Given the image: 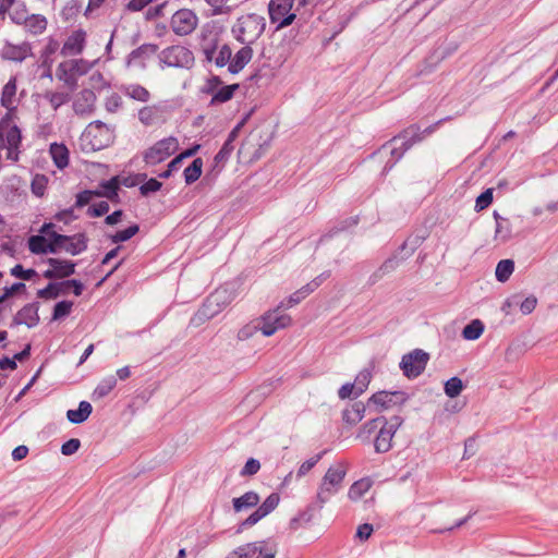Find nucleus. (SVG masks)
<instances>
[{
    "label": "nucleus",
    "mask_w": 558,
    "mask_h": 558,
    "mask_svg": "<svg viewBox=\"0 0 558 558\" xmlns=\"http://www.w3.org/2000/svg\"><path fill=\"white\" fill-rule=\"evenodd\" d=\"M117 385V378L112 375L105 377L100 380L93 392V397L101 399L106 397Z\"/></svg>",
    "instance_id": "nucleus-38"
},
{
    "label": "nucleus",
    "mask_w": 558,
    "mask_h": 558,
    "mask_svg": "<svg viewBox=\"0 0 558 558\" xmlns=\"http://www.w3.org/2000/svg\"><path fill=\"white\" fill-rule=\"evenodd\" d=\"M372 487V482L368 478H361L354 482L348 492V497L352 501L361 499Z\"/></svg>",
    "instance_id": "nucleus-31"
},
{
    "label": "nucleus",
    "mask_w": 558,
    "mask_h": 558,
    "mask_svg": "<svg viewBox=\"0 0 558 558\" xmlns=\"http://www.w3.org/2000/svg\"><path fill=\"white\" fill-rule=\"evenodd\" d=\"M57 240L61 241V251H64L72 256L85 252L88 246V238L84 232L75 233L73 235L60 234V236H57Z\"/></svg>",
    "instance_id": "nucleus-15"
},
{
    "label": "nucleus",
    "mask_w": 558,
    "mask_h": 558,
    "mask_svg": "<svg viewBox=\"0 0 558 558\" xmlns=\"http://www.w3.org/2000/svg\"><path fill=\"white\" fill-rule=\"evenodd\" d=\"M493 202V190L487 189L481 195L477 196L475 202V210L481 211L488 207Z\"/></svg>",
    "instance_id": "nucleus-54"
},
{
    "label": "nucleus",
    "mask_w": 558,
    "mask_h": 558,
    "mask_svg": "<svg viewBox=\"0 0 558 558\" xmlns=\"http://www.w3.org/2000/svg\"><path fill=\"white\" fill-rule=\"evenodd\" d=\"M537 304V299L534 295H530L525 298L523 301L519 302L520 311L522 314L527 315L531 314Z\"/></svg>",
    "instance_id": "nucleus-63"
},
{
    "label": "nucleus",
    "mask_w": 558,
    "mask_h": 558,
    "mask_svg": "<svg viewBox=\"0 0 558 558\" xmlns=\"http://www.w3.org/2000/svg\"><path fill=\"white\" fill-rule=\"evenodd\" d=\"M514 270V263L511 259L500 260L495 270V275L498 281L506 282Z\"/></svg>",
    "instance_id": "nucleus-40"
},
{
    "label": "nucleus",
    "mask_w": 558,
    "mask_h": 558,
    "mask_svg": "<svg viewBox=\"0 0 558 558\" xmlns=\"http://www.w3.org/2000/svg\"><path fill=\"white\" fill-rule=\"evenodd\" d=\"M494 218L496 219L495 240L500 242L508 241L511 236L509 223L497 211H494Z\"/></svg>",
    "instance_id": "nucleus-33"
},
{
    "label": "nucleus",
    "mask_w": 558,
    "mask_h": 558,
    "mask_svg": "<svg viewBox=\"0 0 558 558\" xmlns=\"http://www.w3.org/2000/svg\"><path fill=\"white\" fill-rule=\"evenodd\" d=\"M259 502V496L257 493L251 490L242 495L241 497L233 498V509L235 512H240L244 509L257 506Z\"/></svg>",
    "instance_id": "nucleus-27"
},
{
    "label": "nucleus",
    "mask_w": 558,
    "mask_h": 558,
    "mask_svg": "<svg viewBox=\"0 0 558 558\" xmlns=\"http://www.w3.org/2000/svg\"><path fill=\"white\" fill-rule=\"evenodd\" d=\"M161 186V182H159L157 179L151 178L140 186V192L143 196H147L150 193L159 191Z\"/></svg>",
    "instance_id": "nucleus-56"
},
{
    "label": "nucleus",
    "mask_w": 558,
    "mask_h": 558,
    "mask_svg": "<svg viewBox=\"0 0 558 558\" xmlns=\"http://www.w3.org/2000/svg\"><path fill=\"white\" fill-rule=\"evenodd\" d=\"M101 191H97L96 196L98 197H106L110 201H113L118 197V190H119V181L118 178H111L108 181H104L100 184Z\"/></svg>",
    "instance_id": "nucleus-34"
},
{
    "label": "nucleus",
    "mask_w": 558,
    "mask_h": 558,
    "mask_svg": "<svg viewBox=\"0 0 558 558\" xmlns=\"http://www.w3.org/2000/svg\"><path fill=\"white\" fill-rule=\"evenodd\" d=\"M64 293L65 290L60 283H49L46 288L38 290L37 295L41 299H56Z\"/></svg>",
    "instance_id": "nucleus-47"
},
{
    "label": "nucleus",
    "mask_w": 558,
    "mask_h": 558,
    "mask_svg": "<svg viewBox=\"0 0 558 558\" xmlns=\"http://www.w3.org/2000/svg\"><path fill=\"white\" fill-rule=\"evenodd\" d=\"M198 25V17L193 10L180 9L173 13L170 26L174 34L186 36L194 32Z\"/></svg>",
    "instance_id": "nucleus-10"
},
{
    "label": "nucleus",
    "mask_w": 558,
    "mask_h": 558,
    "mask_svg": "<svg viewBox=\"0 0 558 558\" xmlns=\"http://www.w3.org/2000/svg\"><path fill=\"white\" fill-rule=\"evenodd\" d=\"M253 58V49L250 47V45H245L242 48H240L234 54H232L230 68H228V71L231 74H238L240 73L245 65L252 60Z\"/></svg>",
    "instance_id": "nucleus-24"
},
{
    "label": "nucleus",
    "mask_w": 558,
    "mask_h": 558,
    "mask_svg": "<svg viewBox=\"0 0 558 558\" xmlns=\"http://www.w3.org/2000/svg\"><path fill=\"white\" fill-rule=\"evenodd\" d=\"M402 424L403 418L401 416L395 415L389 420L384 416V422L380 423L379 429L374 438V448L376 452L385 453L391 449L392 439Z\"/></svg>",
    "instance_id": "nucleus-5"
},
{
    "label": "nucleus",
    "mask_w": 558,
    "mask_h": 558,
    "mask_svg": "<svg viewBox=\"0 0 558 558\" xmlns=\"http://www.w3.org/2000/svg\"><path fill=\"white\" fill-rule=\"evenodd\" d=\"M57 236H60V233L51 231L45 246L46 254H54L61 251V241L57 240Z\"/></svg>",
    "instance_id": "nucleus-55"
},
{
    "label": "nucleus",
    "mask_w": 558,
    "mask_h": 558,
    "mask_svg": "<svg viewBox=\"0 0 558 558\" xmlns=\"http://www.w3.org/2000/svg\"><path fill=\"white\" fill-rule=\"evenodd\" d=\"M366 408L362 402H355L351 408L345 409L342 418L350 425L357 424L365 415Z\"/></svg>",
    "instance_id": "nucleus-28"
},
{
    "label": "nucleus",
    "mask_w": 558,
    "mask_h": 558,
    "mask_svg": "<svg viewBox=\"0 0 558 558\" xmlns=\"http://www.w3.org/2000/svg\"><path fill=\"white\" fill-rule=\"evenodd\" d=\"M381 422H384V416H379L366 422L360 428L356 438L363 442H369L372 436L378 432L377 429Z\"/></svg>",
    "instance_id": "nucleus-30"
},
{
    "label": "nucleus",
    "mask_w": 558,
    "mask_h": 558,
    "mask_svg": "<svg viewBox=\"0 0 558 558\" xmlns=\"http://www.w3.org/2000/svg\"><path fill=\"white\" fill-rule=\"evenodd\" d=\"M69 66V69L75 74L83 75L85 74L90 65L87 61L83 59H74L65 62Z\"/></svg>",
    "instance_id": "nucleus-53"
},
{
    "label": "nucleus",
    "mask_w": 558,
    "mask_h": 558,
    "mask_svg": "<svg viewBox=\"0 0 558 558\" xmlns=\"http://www.w3.org/2000/svg\"><path fill=\"white\" fill-rule=\"evenodd\" d=\"M294 0H270L268 13L271 23H277V28H283L293 23L295 13L291 12Z\"/></svg>",
    "instance_id": "nucleus-9"
},
{
    "label": "nucleus",
    "mask_w": 558,
    "mask_h": 558,
    "mask_svg": "<svg viewBox=\"0 0 558 558\" xmlns=\"http://www.w3.org/2000/svg\"><path fill=\"white\" fill-rule=\"evenodd\" d=\"M109 208L110 207H109L108 202L102 201V202H99L98 204L90 206L87 209V214L90 217H101L109 211Z\"/></svg>",
    "instance_id": "nucleus-60"
},
{
    "label": "nucleus",
    "mask_w": 558,
    "mask_h": 558,
    "mask_svg": "<svg viewBox=\"0 0 558 558\" xmlns=\"http://www.w3.org/2000/svg\"><path fill=\"white\" fill-rule=\"evenodd\" d=\"M428 359L429 356L426 352L415 349L402 356L400 367L408 378H415L424 372Z\"/></svg>",
    "instance_id": "nucleus-11"
},
{
    "label": "nucleus",
    "mask_w": 558,
    "mask_h": 558,
    "mask_svg": "<svg viewBox=\"0 0 558 558\" xmlns=\"http://www.w3.org/2000/svg\"><path fill=\"white\" fill-rule=\"evenodd\" d=\"M233 149H234L233 143L226 141L225 144L222 145L221 149L215 156V161L217 163H219V162H223V161L228 160V158L230 157Z\"/></svg>",
    "instance_id": "nucleus-61"
},
{
    "label": "nucleus",
    "mask_w": 558,
    "mask_h": 558,
    "mask_svg": "<svg viewBox=\"0 0 558 558\" xmlns=\"http://www.w3.org/2000/svg\"><path fill=\"white\" fill-rule=\"evenodd\" d=\"M265 29V19L256 13L241 16L233 26L235 38L242 44H252Z\"/></svg>",
    "instance_id": "nucleus-3"
},
{
    "label": "nucleus",
    "mask_w": 558,
    "mask_h": 558,
    "mask_svg": "<svg viewBox=\"0 0 558 558\" xmlns=\"http://www.w3.org/2000/svg\"><path fill=\"white\" fill-rule=\"evenodd\" d=\"M445 393L449 397V398H456L458 397L462 390H463V383L462 380L454 376V377H451L449 378L446 383H445Z\"/></svg>",
    "instance_id": "nucleus-44"
},
{
    "label": "nucleus",
    "mask_w": 558,
    "mask_h": 558,
    "mask_svg": "<svg viewBox=\"0 0 558 558\" xmlns=\"http://www.w3.org/2000/svg\"><path fill=\"white\" fill-rule=\"evenodd\" d=\"M15 95H16V80L10 78V81L4 85L2 89L1 95V105L8 109L7 113L11 114V125H15L13 123V112L14 109V102H15Z\"/></svg>",
    "instance_id": "nucleus-25"
},
{
    "label": "nucleus",
    "mask_w": 558,
    "mask_h": 558,
    "mask_svg": "<svg viewBox=\"0 0 558 558\" xmlns=\"http://www.w3.org/2000/svg\"><path fill=\"white\" fill-rule=\"evenodd\" d=\"M47 238L43 235H32L28 239V248L33 254H46Z\"/></svg>",
    "instance_id": "nucleus-50"
},
{
    "label": "nucleus",
    "mask_w": 558,
    "mask_h": 558,
    "mask_svg": "<svg viewBox=\"0 0 558 558\" xmlns=\"http://www.w3.org/2000/svg\"><path fill=\"white\" fill-rule=\"evenodd\" d=\"M45 98L49 101L52 109L57 110L70 100V95L68 93L46 92Z\"/></svg>",
    "instance_id": "nucleus-45"
},
{
    "label": "nucleus",
    "mask_w": 558,
    "mask_h": 558,
    "mask_svg": "<svg viewBox=\"0 0 558 558\" xmlns=\"http://www.w3.org/2000/svg\"><path fill=\"white\" fill-rule=\"evenodd\" d=\"M31 54V46L27 43L13 45L5 43L1 49V57L5 60L22 62Z\"/></svg>",
    "instance_id": "nucleus-20"
},
{
    "label": "nucleus",
    "mask_w": 558,
    "mask_h": 558,
    "mask_svg": "<svg viewBox=\"0 0 558 558\" xmlns=\"http://www.w3.org/2000/svg\"><path fill=\"white\" fill-rule=\"evenodd\" d=\"M50 155L59 169H63L69 165V150L65 145L57 143L51 144Z\"/></svg>",
    "instance_id": "nucleus-29"
},
{
    "label": "nucleus",
    "mask_w": 558,
    "mask_h": 558,
    "mask_svg": "<svg viewBox=\"0 0 558 558\" xmlns=\"http://www.w3.org/2000/svg\"><path fill=\"white\" fill-rule=\"evenodd\" d=\"M223 310L213 302L209 298L206 299L203 306L195 313L191 319V324L195 327L204 324L205 322L214 318Z\"/></svg>",
    "instance_id": "nucleus-22"
},
{
    "label": "nucleus",
    "mask_w": 558,
    "mask_h": 558,
    "mask_svg": "<svg viewBox=\"0 0 558 558\" xmlns=\"http://www.w3.org/2000/svg\"><path fill=\"white\" fill-rule=\"evenodd\" d=\"M322 456H323V453H317L316 456L312 457L311 459L304 461L298 470V476L302 477V476L306 475L316 465V463L322 459Z\"/></svg>",
    "instance_id": "nucleus-58"
},
{
    "label": "nucleus",
    "mask_w": 558,
    "mask_h": 558,
    "mask_svg": "<svg viewBox=\"0 0 558 558\" xmlns=\"http://www.w3.org/2000/svg\"><path fill=\"white\" fill-rule=\"evenodd\" d=\"M372 379V374L368 369H362L355 377L353 383L355 388V397L362 395L368 387Z\"/></svg>",
    "instance_id": "nucleus-43"
},
{
    "label": "nucleus",
    "mask_w": 558,
    "mask_h": 558,
    "mask_svg": "<svg viewBox=\"0 0 558 558\" xmlns=\"http://www.w3.org/2000/svg\"><path fill=\"white\" fill-rule=\"evenodd\" d=\"M86 32L82 28L73 31L61 48L63 57L77 56L83 52L86 44Z\"/></svg>",
    "instance_id": "nucleus-16"
},
{
    "label": "nucleus",
    "mask_w": 558,
    "mask_h": 558,
    "mask_svg": "<svg viewBox=\"0 0 558 558\" xmlns=\"http://www.w3.org/2000/svg\"><path fill=\"white\" fill-rule=\"evenodd\" d=\"M157 51V46L155 45H142L141 47L134 49L128 57L126 65L128 66H136L144 68L146 61L153 57Z\"/></svg>",
    "instance_id": "nucleus-21"
},
{
    "label": "nucleus",
    "mask_w": 558,
    "mask_h": 558,
    "mask_svg": "<svg viewBox=\"0 0 558 558\" xmlns=\"http://www.w3.org/2000/svg\"><path fill=\"white\" fill-rule=\"evenodd\" d=\"M226 558H251V545L244 544L231 551Z\"/></svg>",
    "instance_id": "nucleus-64"
},
{
    "label": "nucleus",
    "mask_w": 558,
    "mask_h": 558,
    "mask_svg": "<svg viewBox=\"0 0 558 558\" xmlns=\"http://www.w3.org/2000/svg\"><path fill=\"white\" fill-rule=\"evenodd\" d=\"M217 36L211 32H202V49L207 61H214L218 68L228 65L230 68L232 49L229 45H222L216 56Z\"/></svg>",
    "instance_id": "nucleus-4"
},
{
    "label": "nucleus",
    "mask_w": 558,
    "mask_h": 558,
    "mask_svg": "<svg viewBox=\"0 0 558 558\" xmlns=\"http://www.w3.org/2000/svg\"><path fill=\"white\" fill-rule=\"evenodd\" d=\"M158 59L162 68H190L194 63L193 52L180 45L163 49L158 54Z\"/></svg>",
    "instance_id": "nucleus-7"
},
{
    "label": "nucleus",
    "mask_w": 558,
    "mask_h": 558,
    "mask_svg": "<svg viewBox=\"0 0 558 558\" xmlns=\"http://www.w3.org/2000/svg\"><path fill=\"white\" fill-rule=\"evenodd\" d=\"M279 495L276 493L270 494L265 501L241 524V526H253L263 518L272 512L279 504Z\"/></svg>",
    "instance_id": "nucleus-17"
},
{
    "label": "nucleus",
    "mask_w": 558,
    "mask_h": 558,
    "mask_svg": "<svg viewBox=\"0 0 558 558\" xmlns=\"http://www.w3.org/2000/svg\"><path fill=\"white\" fill-rule=\"evenodd\" d=\"M311 293V289L306 284L303 286L301 289H299L289 296L287 303L284 302L283 308H289L299 304L303 299H305Z\"/></svg>",
    "instance_id": "nucleus-49"
},
{
    "label": "nucleus",
    "mask_w": 558,
    "mask_h": 558,
    "mask_svg": "<svg viewBox=\"0 0 558 558\" xmlns=\"http://www.w3.org/2000/svg\"><path fill=\"white\" fill-rule=\"evenodd\" d=\"M203 170L202 158H195L192 163L184 169V180L186 184H192L199 179Z\"/></svg>",
    "instance_id": "nucleus-35"
},
{
    "label": "nucleus",
    "mask_w": 558,
    "mask_h": 558,
    "mask_svg": "<svg viewBox=\"0 0 558 558\" xmlns=\"http://www.w3.org/2000/svg\"><path fill=\"white\" fill-rule=\"evenodd\" d=\"M251 558H276L278 554L277 543L268 539L250 543Z\"/></svg>",
    "instance_id": "nucleus-23"
},
{
    "label": "nucleus",
    "mask_w": 558,
    "mask_h": 558,
    "mask_svg": "<svg viewBox=\"0 0 558 558\" xmlns=\"http://www.w3.org/2000/svg\"><path fill=\"white\" fill-rule=\"evenodd\" d=\"M236 89H239V84H231V85H227V86L219 88L213 95L210 104L216 105V104H223V102L229 101L233 97L234 92Z\"/></svg>",
    "instance_id": "nucleus-36"
},
{
    "label": "nucleus",
    "mask_w": 558,
    "mask_h": 558,
    "mask_svg": "<svg viewBox=\"0 0 558 558\" xmlns=\"http://www.w3.org/2000/svg\"><path fill=\"white\" fill-rule=\"evenodd\" d=\"M179 148V142L175 137L169 136L155 143L145 150L143 158L147 165L154 166L162 162L174 154Z\"/></svg>",
    "instance_id": "nucleus-8"
},
{
    "label": "nucleus",
    "mask_w": 558,
    "mask_h": 558,
    "mask_svg": "<svg viewBox=\"0 0 558 558\" xmlns=\"http://www.w3.org/2000/svg\"><path fill=\"white\" fill-rule=\"evenodd\" d=\"M208 298L225 310L232 302L233 293L227 288H219L216 289Z\"/></svg>",
    "instance_id": "nucleus-37"
},
{
    "label": "nucleus",
    "mask_w": 558,
    "mask_h": 558,
    "mask_svg": "<svg viewBox=\"0 0 558 558\" xmlns=\"http://www.w3.org/2000/svg\"><path fill=\"white\" fill-rule=\"evenodd\" d=\"M421 141L417 130L414 128L405 130L399 136L393 137L385 144L379 153L389 154L391 159L386 162L384 172L391 169L404 155V153L413 146L414 143Z\"/></svg>",
    "instance_id": "nucleus-2"
},
{
    "label": "nucleus",
    "mask_w": 558,
    "mask_h": 558,
    "mask_svg": "<svg viewBox=\"0 0 558 558\" xmlns=\"http://www.w3.org/2000/svg\"><path fill=\"white\" fill-rule=\"evenodd\" d=\"M260 331V324L258 318L243 326L238 332L239 340H247L253 337L256 332Z\"/></svg>",
    "instance_id": "nucleus-48"
},
{
    "label": "nucleus",
    "mask_w": 558,
    "mask_h": 558,
    "mask_svg": "<svg viewBox=\"0 0 558 558\" xmlns=\"http://www.w3.org/2000/svg\"><path fill=\"white\" fill-rule=\"evenodd\" d=\"M47 264L49 268L44 271V277L47 279L68 278L75 272L76 264L69 259L50 257Z\"/></svg>",
    "instance_id": "nucleus-14"
},
{
    "label": "nucleus",
    "mask_w": 558,
    "mask_h": 558,
    "mask_svg": "<svg viewBox=\"0 0 558 558\" xmlns=\"http://www.w3.org/2000/svg\"><path fill=\"white\" fill-rule=\"evenodd\" d=\"M140 231L138 225H132L122 231H118L117 233L109 236L112 243L125 242L133 238Z\"/></svg>",
    "instance_id": "nucleus-46"
},
{
    "label": "nucleus",
    "mask_w": 558,
    "mask_h": 558,
    "mask_svg": "<svg viewBox=\"0 0 558 558\" xmlns=\"http://www.w3.org/2000/svg\"><path fill=\"white\" fill-rule=\"evenodd\" d=\"M92 404L87 401H81L77 410H69L66 412L68 420L73 424H81L85 422L92 414Z\"/></svg>",
    "instance_id": "nucleus-26"
},
{
    "label": "nucleus",
    "mask_w": 558,
    "mask_h": 558,
    "mask_svg": "<svg viewBox=\"0 0 558 558\" xmlns=\"http://www.w3.org/2000/svg\"><path fill=\"white\" fill-rule=\"evenodd\" d=\"M84 137L90 140L93 149L97 150L107 146L112 141V129L97 120L88 124Z\"/></svg>",
    "instance_id": "nucleus-12"
},
{
    "label": "nucleus",
    "mask_w": 558,
    "mask_h": 558,
    "mask_svg": "<svg viewBox=\"0 0 558 558\" xmlns=\"http://www.w3.org/2000/svg\"><path fill=\"white\" fill-rule=\"evenodd\" d=\"M347 475V468L343 463L331 465L322 478L316 494L318 509L324 506L341 489Z\"/></svg>",
    "instance_id": "nucleus-1"
},
{
    "label": "nucleus",
    "mask_w": 558,
    "mask_h": 558,
    "mask_svg": "<svg viewBox=\"0 0 558 558\" xmlns=\"http://www.w3.org/2000/svg\"><path fill=\"white\" fill-rule=\"evenodd\" d=\"M56 75L60 81L64 82V84L69 86L71 89L75 88L77 83L76 77L74 73L69 69L65 62H62L58 65Z\"/></svg>",
    "instance_id": "nucleus-39"
},
{
    "label": "nucleus",
    "mask_w": 558,
    "mask_h": 558,
    "mask_svg": "<svg viewBox=\"0 0 558 558\" xmlns=\"http://www.w3.org/2000/svg\"><path fill=\"white\" fill-rule=\"evenodd\" d=\"M483 332V323L478 319H474L463 328L462 336L466 340H476L482 336Z\"/></svg>",
    "instance_id": "nucleus-41"
},
{
    "label": "nucleus",
    "mask_w": 558,
    "mask_h": 558,
    "mask_svg": "<svg viewBox=\"0 0 558 558\" xmlns=\"http://www.w3.org/2000/svg\"><path fill=\"white\" fill-rule=\"evenodd\" d=\"M47 179L45 175H36L32 182V191L37 196H43L46 190Z\"/></svg>",
    "instance_id": "nucleus-62"
},
{
    "label": "nucleus",
    "mask_w": 558,
    "mask_h": 558,
    "mask_svg": "<svg viewBox=\"0 0 558 558\" xmlns=\"http://www.w3.org/2000/svg\"><path fill=\"white\" fill-rule=\"evenodd\" d=\"M122 90L128 97L141 102H147L150 98V93L144 86L138 84L125 85Z\"/></svg>",
    "instance_id": "nucleus-32"
},
{
    "label": "nucleus",
    "mask_w": 558,
    "mask_h": 558,
    "mask_svg": "<svg viewBox=\"0 0 558 558\" xmlns=\"http://www.w3.org/2000/svg\"><path fill=\"white\" fill-rule=\"evenodd\" d=\"M72 306L73 302L71 301L58 302L53 308L52 319L58 320L68 316L71 313Z\"/></svg>",
    "instance_id": "nucleus-51"
},
{
    "label": "nucleus",
    "mask_w": 558,
    "mask_h": 558,
    "mask_svg": "<svg viewBox=\"0 0 558 558\" xmlns=\"http://www.w3.org/2000/svg\"><path fill=\"white\" fill-rule=\"evenodd\" d=\"M407 401L403 391H379L368 399V405H375L378 412L402 405Z\"/></svg>",
    "instance_id": "nucleus-13"
},
{
    "label": "nucleus",
    "mask_w": 558,
    "mask_h": 558,
    "mask_svg": "<svg viewBox=\"0 0 558 558\" xmlns=\"http://www.w3.org/2000/svg\"><path fill=\"white\" fill-rule=\"evenodd\" d=\"M10 272L12 276L24 280H31L37 275L34 269H24L20 264L15 265Z\"/></svg>",
    "instance_id": "nucleus-59"
},
{
    "label": "nucleus",
    "mask_w": 558,
    "mask_h": 558,
    "mask_svg": "<svg viewBox=\"0 0 558 558\" xmlns=\"http://www.w3.org/2000/svg\"><path fill=\"white\" fill-rule=\"evenodd\" d=\"M95 93L92 89H83L74 98L73 110L81 116L90 113L95 108Z\"/></svg>",
    "instance_id": "nucleus-19"
},
{
    "label": "nucleus",
    "mask_w": 558,
    "mask_h": 558,
    "mask_svg": "<svg viewBox=\"0 0 558 558\" xmlns=\"http://www.w3.org/2000/svg\"><path fill=\"white\" fill-rule=\"evenodd\" d=\"M260 470V463L258 460L254 458H250L243 469L241 470V476H252L255 475Z\"/></svg>",
    "instance_id": "nucleus-57"
},
{
    "label": "nucleus",
    "mask_w": 558,
    "mask_h": 558,
    "mask_svg": "<svg viewBox=\"0 0 558 558\" xmlns=\"http://www.w3.org/2000/svg\"><path fill=\"white\" fill-rule=\"evenodd\" d=\"M284 302H281L275 310L268 311L258 317L260 332L265 337H270L280 329L289 327L292 323L290 315L282 312Z\"/></svg>",
    "instance_id": "nucleus-6"
},
{
    "label": "nucleus",
    "mask_w": 558,
    "mask_h": 558,
    "mask_svg": "<svg viewBox=\"0 0 558 558\" xmlns=\"http://www.w3.org/2000/svg\"><path fill=\"white\" fill-rule=\"evenodd\" d=\"M39 323L38 305L29 303L23 306L14 316L12 325H25L28 328L37 326Z\"/></svg>",
    "instance_id": "nucleus-18"
},
{
    "label": "nucleus",
    "mask_w": 558,
    "mask_h": 558,
    "mask_svg": "<svg viewBox=\"0 0 558 558\" xmlns=\"http://www.w3.org/2000/svg\"><path fill=\"white\" fill-rule=\"evenodd\" d=\"M157 118L156 109L154 107H143L138 110V120L144 125H151Z\"/></svg>",
    "instance_id": "nucleus-52"
},
{
    "label": "nucleus",
    "mask_w": 558,
    "mask_h": 558,
    "mask_svg": "<svg viewBox=\"0 0 558 558\" xmlns=\"http://www.w3.org/2000/svg\"><path fill=\"white\" fill-rule=\"evenodd\" d=\"M25 26L33 34H40L47 27V20L43 15L33 14L25 20Z\"/></svg>",
    "instance_id": "nucleus-42"
}]
</instances>
